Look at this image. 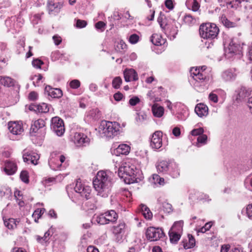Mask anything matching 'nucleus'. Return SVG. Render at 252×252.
Returning a JSON list of instances; mask_svg holds the SVG:
<instances>
[{"mask_svg": "<svg viewBox=\"0 0 252 252\" xmlns=\"http://www.w3.org/2000/svg\"><path fill=\"white\" fill-rule=\"evenodd\" d=\"M112 185L110 173L104 171H98L95 179L93 180L94 188L97 192V195L103 197L108 196Z\"/></svg>", "mask_w": 252, "mask_h": 252, "instance_id": "1", "label": "nucleus"}, {"mask_svg": "<svg viewBox=\"0 0 252 252\" xmlns=\"http://www.w3.org/2000/svg\"><path fill=\"white\" fill-rule=\"evenodd\" d=\"M138 172L135 166L129 160L123 162L119 167L118 174L120 178L124 179L126 184H131L137 181Z\"/></svg>", "mask_w": 252, "mask_h": 252, "instance_id": "2", "label": "nucleus"}, {"mask_svg": "<svg viewBox=\"0 0 252 252\" xmlns=\"http://www.w3.org/2000/svg\"><path fill=\"white\" fill-rule=\"evenodd\" d=\"M120 131V125L117 122L102 121L98 128L101 137L113 138L118 135Z\"/></svg>", "mask_w": 252, "mask_h": 252, "instance_id": "3", "label": "nucleus"}, {"mask_svg": "<svg viewBox=\"0 0 252 252\" xmlns=\"http://www.w3.org/2000/svg\"><path fill=\"white\" fill-rule=\"evenodd\" d=\"M219 32V28L214 23L202 24L199 28L200 35L204 39H214L217 36Z\"/></svg>", "mask_w": 252, "mask_h": 252, "instance_id": "4", "label": "nucleus"}, {"mask_svg": "<svg viewBox=\"0 0 252 252\" xmlns=\"http://www.w3.org/2000/svg\"><path fill=\"white\" fill-rule=\"evenodd\" d=\"M206 67L202 66L199 67H192L190 70V76L195 81L194 85L198 86V83H202L205 81L209 80V76L207 75L206 72L205 71Z\"/></svg>", "mask_w": 252, "mask_h": 252, "instance_id": "5", "label": "nucleus"}, {"mask_svg": "<svg viewBox=\"0 0 252 252\" xmlns=\"http://www.w3.org/2000/svg\"><path fill=\"white\" fill-rule=\"evenodd\" d=\"M65 158L64 155L54 152L51 154L48 163L53 170H58L60 169L62 163L65 161Z\"/></svg>", "mask_w": 252, "mask_h": 252, "instance_id": "6", "label": "nucleus"}, {"mask_svg": "<svg viewBox=\"0 0 252 252\" xmlns=\"http://www.w3.org/2000/svg\"><path fill=\"white\" fill-rule=\"evenodd\" d=\"M164 236L163 230L159 227H149L146 231V238L150 241H157Z\"/></svg>", "mask_w": 252, "mask_h": 252, "instance_id": "7", "label": "nucleus"}, {"mask_svg": "<svg viewBox=\"0 0 252 252\" xmlns=\"http://www.w3.org/2000/svg\"><path fill=\"white\" fill-rule=\"evenodd\" d=\"M51 128L58 136H62L65 130L62 119L58 117L53 118L51 120Z\"/></svg>", "mask_w": 252, "mask_h": 252, "instance_id": "8", "label": "nucleus"}, {"mask_svg": "<svg viewBox=\"0 0 252 252\" xmlns=\"http://www.w3.org/2000/svg\"><path fill=\"white\" fill-rule=\"evenodd\" d=\"M74 190L86 199L90 198L92 191L91 188L88 186L84 185L80 182V179L77 180Z\"/></svg>", "mask_w": 252, "mask_h": 252, "instance_id": "9", "label": "nucleus"}, {"mask_svg": "<svg viewBox=\"0 0 252 252\" xmlns=\"http://www.w3.org/2000/svg\"><path fill=\"white\" fill-rule=\"evenodd\" d=\"M162 132L160 131H155L152 135L150 141V147L154 150L160 149L162 145Z\"/></svg>", "mask_w": 252, "mask_h": 252, "instance_id": "10", "label": "nucleus"}, {"mask_svg": "<svg viewBox=\"0 0 252 252\" xmlns=\"http://www.w3.org/2000/svg\"><path fill=\"white\" fill-rule=\"evenodd\" d=\"M72 140L77 146H85L90 143V139L85 134L76 132L74 133Z\"/></svg>", "mask_w": 252, "mask_h": 252, "instance_id": "11", "label": "nucleus"}, {"mask_svg": "<svg viewBox=\"0 0 252 252\" xmlns=\"http://www.w3.org/2000/svg\"><path fill=\"white\" fill-rule=\"evenodd\" d=\"M23 158L24 161L25 162L28 163L30 162L34 165H37L40 156L34 152H26L23 154Z\"/></svg>", "mask_w": 252, "mask_h": 252, "instance_id": "12", "label": "nucleus"}, {"mask_svg": "<svg viewBox=\"0 0 252 252\" xmlns=\"http://www.w3.org/2000/svg\"><path fill=\"white\" fill-rule=\"evenodd\" d=\"M242 47L240 45L236 44L232 40L230 43L227 49L225 50V55L228 58H230L234 54L239 53Z\"/></svg>", "mask_w": 252, "mask_h": 252, "instance_id": "13", "label": "nucleus"}, {"mask_svg": "<svg viewBox=\"0 0 252 252\" xmlns=\"http://www.w3.org/2000/svg\"><path fill=\"white\" fill-rule=\"evenodd\" d=\"M8 129L13 135H20L24 131L22 123L17 122H9Z\"/></svg>", "mask_w": 252, "mask_h": 252, "instance_id": "14", "label": "nucleus"}, {"mask_svg": "<svg viewBox=\"0 0 252 252\" xmlns=\"http://www.w3.org/2000/svg\"><path fill=\"white\" fill-rule=\"evenodd\" d=\"M45 92L48 95L53 98H60L63 95V93L61 89L53 88L50 86H46L45 88Z\"/></svg>", "mask_w": 252, "mask_h": 252, "instance_id": "15", "label": "nucleus"}, {"mask_svg": "<svg viewBox=\"0 0 252 252\" xmlns=\"http://www.w3.org/2000/svg\"><path fill=\"white\" fill-rule=\"evenodd\" d=\"M125 80L126 82H130L132 80L136 81L138 77L136 71L132 69H126L124 72Z\"/></svg>", "mask_w": 252, "mask_h": 252, "instance_id": "16", "label": "nucleus"}, {"mask_svg": "<svg viewBox=\"0 0 252 252\" xmlns=\"http://www.w3.org/2000/svg\"><path fill=\"white\" fill-rule=\"evenodd\" d=\"M29 109L30 110L39 113H47L49 111V106L45 103H42L37 105H31L30 106Z\"/></svg>", "mask_w": 252, "mask_h": 252, "instance_id": "17", "label": "nucleus"}, {"mask_svg": "<svg viewBox=\"0 0 252 252\" xmlns=\"http://www.w3.org/2000/svg\"><path fill=\"white\" fill-rule=\"evenodd\" d=\"M194 110L196 114L200 117L206 116L208 114V107L203 103L197 104Z\"/></svg>", "mask_w": 252, "mask_h": 252, "instance_id": "18", "label": "nucleus"}, {"mask_svg": "<svg viewBox=\"0 0 252 252\" xmlns=\"http://www.w3.org/2000/svg\"><path fill=\"white\" fill-rule=\"evenodd\" d=\"M169 174L173 178H177L180 175V169L179 165L173 161L169 162Z\"/></svg>", "mask_w": 252, "mask_h": 252, "instance_id": "19", "label": "nucleus"}, {"mask_svg": "<svg viewBox=\"0 0 252 252\" xmlns=\"http://www.w3.org/2000/svg\"><path fill=\"white\" fill-rule=\"evenodd\" d=\"M17 170V166L16 164L12 161H7L5 164L4 171L7 175H11L14 174Z\"/></svg>", "mask_w": 252, "mask_h": 252, "instance_id": "20", "label": "nucleus"}, {"mask_svg": "<svg viewBox=\"0 0 252 252\" xmlns=\"http://www.w3.org/2000/svg\"><path fill=\"white\" fill-rule=\"evenodd\" d=\"M62 4L60 3H54L53 1H49L48 3V9L49 14H56L59 12Z\"/></svg>", "mask_w": 252, "mask_h": 252, "instance_id": "21", "label": "nucleus"}, {"mask_svg": "<svg viewBox=\"0 0 252 252\" xmlns=\"http://www.w3.org/2000/svg\"><path fill=\"white\" fill-rule=\"evenodd\" d=\"M157 169L158 172L165 173L169 169V162L162 160L159 162L157 165Z\"/></svg>", "mask_w": 252, "mask_h": 252, "instance_id": "22", "label": "nucleus"}, {"mask_svg": "<svg viewBox=\"0 0 252 252\" xmlns=\"http://www.w3.org/2000/svg\"><path fill=\"white\" fill-rule=\"evenodd\" d=\"M151 41L156 46H160L165 43V40L160 34L154 33L151 37Z\"/></svg>", "mask_w": 252, "mask_h": 252, "instance_id": "23", "label": "nucleus"}, {"mask_svg": "<svg viewBox=\"0 0 252 252\" xmlns=\"http://www.w3.org/2000/svg\"><path fill=\"white\" fill-rule=\"evenodd\" d=\"M152 110L154 116L158 118L161 117L164 114L163 107L159 106L158 104H154L153 105Z\"/></svg>", "mask_w": 252, "mask_h": 252, "instance_id": "24", "label": "nucleus"}, {"mask_svg": "<svg viewBox=\"0 0 252 252\" xmlns=\"http://www.w3.org/2000/svg\"><path fill=\"white\" fill-rule=\"evenodd\" d=\"M220 21L223 26L228 28H234L238 26L237 23L228 20L224 14H222L220 17Z\"/></svg>", "mask_w": 252, "mask_h": 252, "instance_id": "25", "label": "nucleus"}, {"mask_svg": "<svg viewBox=\"0 0 252 252\" xmlns=\"http://www.w3.org/2000/svg\"><path fill=\"white\" fill-rule=\"evenodd\" d=\"M0 196L7 200L11 199L12 197L11 189L6 187H1L0 189Z\"/></svg>", "mask_w": 252, "mask_h": 252, "instance_id": "26", "label": "nucleus"}, {"mask_svg": "<svg viewBox=\"0 0 252 252\" xmlns=\"http://www.w3.org/2000/svg\"><path fill=\"white\" fill-rule=\"evenodd\" d=\"M183 224L184 222L182 220L175 222L169 231L182 234Z\"/></svg>", "mask_w": 252, "mask_h": 252, "instance_id": "27", "label": "nucleus"}, {"mask_svg": "<svg viewBox=\"0 0 252 252\" xmlns=\"http://www.w3.org/2000/svg\"><path fill=\"white\" fill-rule=\"evenodd\" d=\"M130 150V147L126 144H121L116 148V153L117 154L127 155Z\"/></svg>", "mask_w": 252, "mask_h": 252, "instance_id": "28", "label": "nucleus"}, {"mask_svg": "<svg viewBox=\"0 0 252 252\" xmlns=\"http://www.w3.org/2000/svg\"><path fill=\"white\" fill-rule=\"evenodd\" d=\"M236 74L234 69L224 71L222 74V78L226 81H229L235 78Z\"/></svg>", "mask_w": 252, "mask_h": 252, "instance_id": "29", "label": "nucleus"}, {"mask_svg": "<svg viewBox=\"0 0 252 252\" xmlns=\"http://www.w3.org/2000/svg\"><path fill=\"white\" fill-rule=\"evenodd\" d=\"M140 211L146 219L151 220L153 217V214L149 208L144 204H141L140 206Z\"/></svg>", "mask_w": 252, "mask_h": 252, "instance_id": "30", "label": "nucleus"}, {"mask_svg": "<svg viewBox=\"0 0 252 252\" xmlns=\"http://www.w3.org/2000/svg\"><path fill=\"white\" fill-rule=\"evenodd\" d=\"M186 5L189 8H191V10L194 12H197L199 10L200 4L197 0H187Z\"/></svg>", "mask_w": 252, "mask_h": 252, "instance_id": "31", "label": "nucleus"}, {"mask_svg": "<svg viewBox=\"0 0 252 252\" xmlns=\"http://www.w3.org/2000/svg\"><path fill=\"white\" fill-rule=\"evenodd\" d=\"M45 122L43 119H38L34 122L32 125L31 130L33 132H36L39 128L44 127Z\"/></svg>", "mask_w": 252, "mask_h": 252, "instance_id": "32", "label": "nucleus"}, {"mask_svg": "<svg viewBox=\"0 0 252 252\" xmlns=\"http://www.w3.org/2000/svg\"><path fill=\"white\" fill-rule=\"evenodd\" d=\"M126 224L124 222H121L118 225L113 228V233L117 235L123 234L125 232Z\"/></svg>", "mask_w": 252, "mask_h": 252, "instance_id": "33", "label": "nucleus"}, {"mask_svg": "<svg viewBox=\"0 0 252 252\" xmlns=\"http://www.w3.org/2000/svg\"><path fill=\"white\" fill-rule=\"evenodd\" d=\"M14 81L9 77L0 76V84L7 87H11L14 85Z\"/></svg>", "mask_w": 252, "mask_h": 252, "instance_id": "34", "label": "nucleus"}, {"mask_svg": "<svg viewBox=\"0 0 252 252\" xmlns=\"http://www.w3.org/2000/svg\"><path fill=\"white\" fill-rule=\"evenodd\" d=\"M18 223V221L13 218H10L7 220H4V224L5 226L10 229H13L15 228Z\"/></svg>", "mask_w": 252, "mask_h": 252, "instance_id": "35", "label": "nucleus"}, {"mask_svg": "<svg viewBox=\"0 0 252 252\" xmlns=\"http://www.w3.org/2000/svg\"><path fill=\"white\" fill-rule=\"evenodd\" d=\"M105 216L109 222H115L118 219V215L114 210H110L105 213Z\"/></svg>", "mask_w": 252, "mask_h": 252, "instance_id": "36", "label": "nucleus"}, {"mask_svg": "<svg viewBox=\"0 0 252 252\" xmlns=\"http://www.w3.org/2000/svg\"><path fill=\"white\" fill-rule=\"evenodd\" d=\"M188 242H184V248L185 249H189L193 248L195 244V241L194 237L190 234L188 235Z\"/></svg>", "mask_w": 252, "mask_h": 252, "instance_id": "37", "label": "nucleus"}, {"mask_svg": "<svg viewBox=\"0 0 252 252\" xmlns=\"http://www.w3.org/2000/svg\"><path fill=\"white\" fill-rule=\"evenodd\" d=\"M51 235L50 230H49L44 233L43 237L36 236V240L40 243H46L49 240Z\"/></svg>", "mask_w": 252, "mask_h": 252, "instance_id": "38", "label": "nucleus"}, {"mask_svg": "<svg viewBox=\"0 0 252 252\" xmlns=\"http://www.w3.org/2000/svg\"><path fill=\"white\" fill-rule=\"evenodd\" d=\"M126 45L122 40H119L116 42L115 45V49L117 52H122L126 48Z\"/></svg>", "mask_w": 252, "mask_h": 252, "instance_id": "39", "label": "nucleus"}, {"mask_svg": "<svg viewBox=\"0 0 252 252\" xmlns=\"http://www.w3.org/2000/svg\"><path fill=\"white\" fill-rule=\"evenodd\" d=\"M45 211L44 208L37 209L35 210L32 215V218L35 222H37L38 220L41 217Z\"/></svg>", "mask_w": 252, "mask_h": 252, "instance_id": "40", "label": "nucleus"}, {"mask_svg": "<svg viewBox=\"0 0 252 252\" xmlns=\"http://www.w3.org/2000/svg\"><path fill=\"white\" fill-rule=\"evenodd\" d=\"M170 240L172 243H176L180 239L181 234L169 231Z\"/></svg>", "mask_w": 252, "mask_h": 252, "instance_id": "41", "label": "nucleus"}, {"mask_svg": "<svg viewBox=\"0 0 252 252\" xmlns=\"http://www.w3.org/2000/svg\"><path fill=\"white\" fill-rule=\"evenodd\" d=\"M207 136L205 134H202L198 136L197 138V143L196 146L198 147H200L202 145H205L207 143Z\"/></svg>", "mask_w": 252, "mask_h": 252, "instance_id": "42", "label": "nucleus"}, {"mask_svg": "<svg viewBox=\"0 0 252 252\" xmlns=\"http://www.w3.org/2000/svg\"><path fill=\"white\" fill-rule=\"evenodd\" d=\"M184 21L185 23L189 25H192L195 23L196 21V18L193 17L190 14H186L184 17Z\"/></svg>", "mask_w": 252, "mask_h": 252, "instance_id": "43", "label": "nucleus"}, {"mask_svg": "<svg viewBox=\"0 0 252 252\" xmlns=\"http://www.w3.org/2000/svg\"><path fill=\"white\" fill-rule=\"evenodd\" d=\"M96 221L100 224H105L109 223L105 213L100 214L96 218Z\"/></svg>", "mask_w": 252, "mask_h": 252, "instance_id": "44", "label": "nucleus"}, {"mask_svg": "<svg viewBox=\"0 0 252 252\" xmlns=\"http://www.w3.org/2000/svg\"><path fill=\"white\" fill-rule=\"evenodd\" d=\"M14 197L17 200H19V202H18L19 205L22 206L24 205V202L22 200V193L19 190H16L14 192Z\"/></svg>", "mask_w": 252, "mask_h": 252, "instance_id": "45", "label": "nucleus"}, {"mask_svg": "<svg viewBox=\"0 0 252 252\" xmlns=\"http://www.w3.org/2000/svg\"><path fill=\"white\" fill-rule=\"evenodd\" d=\"M122 83V79L120 77H116L113 80L112 86L115 89H119Z\"/></svg>", "mask_w": 252, "mask_h": 252, "instance_id": "46", "label": "nucleus"}, {"mask_svg": "<svg viewBox=\"0 0 252 252\" xmlns=\"http://www.w3.org/2000/svg\"><path fill=\"white\" fill-rule=\"evenodd\" d=\"M153 180L154 184H158L159 185H163L164 183V179L161 178L158 175L154 174L153 176Z\"/></svg>", "mask_w": 252, "mask_h": 252, "instance_id": "47", "label": "nucleus"}, {"mask_svg": "<svg viewBox=\"0 0 252 252\" xmlns=\"http://www.w3.org/2000/svg\"><path fill=\"white\" fill-rule=\"evenodd\" d=\"M219 91L218 90H214L212 93H210L209 95V98L212 101L217 103L218 101V98L217 94L214 93H218Z\"/></svg>", "mask_w": 252, "mask_h": 252, "instance_id": "48", "label": "nucleus"}, {"mask_svg": "<svg viewBox=\"0 0 252 252\" xmlns=\"http://www.w3.org/2000/svg\"><path fill=\"white\" fill-rule=\"evenodd\" d=\"M20 178L24 183H28L29 180L28 172L27 171H22L20 174Z\"/></svg>", "mask_w": 252, "mask_h": 252, "instance_id": "49", "label": "nucleus"}, {"mask_svg": "<svg viewBox=\"0 0 252 252\" xmlns=\"http://www.w3.org/2000/svg\"><path fill=\"white\" fill-rule=\"evenodd\" d=\"M162 210L166 213H170L172 211V205L167 202H164L162 204Z\"/></svg>", "mask_w": 252, "mask_h": 252, "instance_id": "50", "label": "nucleus"}, {"mask_svg": "<svg viewBox=\"0 0 252 252\" xmlns=\"http://www.w3.org/2000/svg\"><path fill=\"white\" fill-rule=\"evenodd\" d=\"M70 87L74 89H76L80 86V82L78 80H73L69 83Z\"/></svg>", "mask_w": 252, "mask_h": 252, "instance_id": "51", "label": "nucleus"}, {"mask_svg": "<svg viewBox=\"0 0 252 252\" xmlns=\"http://www.w3.org/2000/svg\"><path fill=\"white\" fill-rule=\"evenodd\" d=\"M139 39V37L136 34H131L129 38V41L131 44H135L136 43Z\"/></svg>", "mask_w": 252, "mask_h": 252, "instance_id": "52", "label": "nucleus"}, {"mask_svg": "<svg viewBox=\"0 0 252 252\" xmlns=\"http://www.w3.org/2000/svg\"><path fill=\"white\" fill-rule=\"evenodd\" d=\"M204 130L202 128L194 129L191 131V134L194 136H199L203 134Z\"/></svg>", "mask_w": 252, "mask_h": 252, "instance_id": "53", "label": "nucleus"}, {"mask_svg": "<svg viewBox=\"0 0 252 252\" xmlns=\"http://www.w3.org/2000/svg\"><path fill=\"white\" fill-rule=\"evenodd\" d=\"M140 102V99L137 96H133L129 100V103L131 106H135Z\"/></svg>", "mask_w": 252, "mask_h": 252, "instance_id": "54", "label": "nucleus"}, {"mask_svg": "<svg viewBox=\"0 0 252 252\" xmlns=\"http://www.w3.org/2000/svg\"><path fill=\"white\" fill-rule=\"evenodd\" d=\"M105 24L102 21H99L95 24V27L97 30H99L101 32L104 30Z\"/></svg>", "mask_w": 252, "mask_h": 252, "instance_id": "55", "label": "nucleus"}, {"mask_svg": "<svg viewBox=\"0 0 252 252\" xmlns=\"http://www.w3.org/2000/svg\"><path fill=\"white\" fill-rule=\"evenodd\" d=\"M164 21L165 20L163 19V16H160L158 18V22L159 23V24L160 25V27L163 30L165 29V26L166 25V24Z\"/></svg>", "mask_w": 252, "mask_h": 252, "instance_id": "56", "label": "nucleus"}, {"mask_svg": "<svg viewBox=\"0 0 252 252\" xmlns=\"http://www.w3.org/2000/svg\"><path fill=\"white\" fill-rule=\"evenodd\" d=\"M43 64V62L41 61L40 60H38V59L34 60L32 62V65L34 67H36L37 68H40L41 65Z\"/></svg>", "mask_w": 252, "mask_h": 252, "instance_id": "57", "label": "nucleus"}, {"mask_svg": "<svg viewBox=\"0 0 252 252\" xmlns=\"http://www.w3.org/2000/svg\"><path fill=\"white\" fill-rule=\"evenodd\" d=\"M87 24V22L85 20H78L76 22V26L79 28L85 27Z\"/></svg>", "mask_w": 252, "mask_h": 252, "instance_id": "58", "label": "nucleus"}, {"mask_svg": "<svg viewBox=\"0 0 252 252\" xmlns=\"http://www.w3.org/2000/svg\"><path fill=\"white\" fill-rule=\"evenodd\" d=\"M246 212L248 217L252 220V203L247 206Z\"/></svg>", "mask_w": 252, "mask_h": 252, "instance_id": "59", "label": "nucleus"}, {"mask_svg": "<svg viewBox=\"0 0 252 252\" xmlns=\"http://www.w3.org/2000/svg\"><path fill=\"white\" fill-rule=\"evenodd\" d=\"M53 39L54 40V42L56 45H59L61 42H62V38L61 37L58 35H55L53 36Z\"/></svg>", "mask_w": 252, "mask_h": 252, "instance_id": "60", "label": "nucleus"}, {"mask_svg": "<svg viewBox=\"0 0 252 252\" xmlns=\"http://www.w3.org/2000/svg\"><path fill=\"white\" fill-rule=\"evenodd\" d=\"M113 97L115 100L119 101L123 99L124 96L122 93L118 92L114 94Z\"/></svg>", "mask_w": 252, "mask_h": 252, "instance_id": "61", "label": "nucleus"}, {"mask_svg": "<svg viewBox=\"0 0 252 252\" xmlns=\"http://www.w3.org/2000/svg\"><path fill=\"white\" fill-rule=\"evenodd\" d=\"M37 94L35 92H32L30 93L29 98L31 100H34L37 98Z\"/></svg>", "mask_w": 252, "mask_h": 252, "instance_id": "62", "label": "nucleus"}, {"mask_svg": "<svg viewBox=\"0 0 252 252\" xmlns=\"http://www.w3.org/2000/svg\"><path fill=\"white\" fill-rule=\"evenodd\" d=\"M165 5L166 7L169 9H172L173 8V4L171 0H166L165 1Z\"/></svg>", "mask_w": 252, "mask_h": 252, "instance_id": "63", "label": "nucleus"}, {"mask_svg": "<svg viewBox=\"0 0 252 252\" xmlns=\"http://www.w3.org/2000/svg\"><path fill=\"white\" fill-rule=\"evenodd\" d=\"M230 249V246L229 245H223L221 246L220 252H228Z\"/></svg>", "mask_w": 252, "mask_h": 252, "instance_id": "64", "label": "nucleus"}]
</instances>
